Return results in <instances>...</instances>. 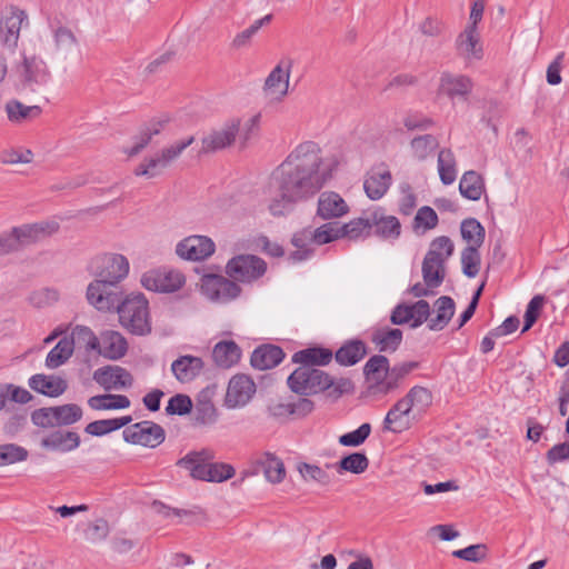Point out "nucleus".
<instances>
[{
  "label": "nucleus",
  "mask_w": 569,
  "mask_h": 569,
  "mask_svg": "<svg viewBox=\"0 0 569 569\" xmlns=\"http://www.w3.org/2000/svg\"><path fill=\"white\" fill-rule=\"evenodd\" d=\"M311 233L317 246H322L341 238L339 227L332 222H327L319 228L311 229Z\"/></svg>",
  "instance_id": "obj_61"
},
{
  "label": "nucleus",
  "mask_w": 569,
  "mask_h": 569,
  "mask_svg": "<svg viewBox=\"0 0 569 569\" xmlns=\"http://www.w3.org/2000/svg\"><path fill=\"white\" fill-rule=\"evenodd\" d=\"M56 427L76 423L82 418V409L76 403H67L54 407Z\"/></svg>",
  "instance_id": "obj_54"
},
{
  "label": "nucleus",
  "mask_w": 569,
  "mask_h": 569,
  "mask_svg": "<svg viewBox=\"0 0 569 569\" xmlns=\"http://www.w3.org/2000/svg\"><path fill=\"white\" fill-rule=\"evenodd\" d=\"M438 222L439 219L436 211L429 206H423L418 209L413 218L412 229L416 233L422 234L428 230L435 229Z\"/></svg>",
  "instance_id": "obj_51"
},
{
  "label": "nucleus",
  "mask_w": 569,
  "mask_h": 569,
  "mask_svg": "<svg viewBox=\"0 0 569 569\" xmlns=\"http://www.w3.org/2000/svg\"><path fill=\"white\" fill-rule=\"evenodd\" d=\"M69 340H73V347L80 345L89 350H96L99 347L98 338L93 331L86 326H76Z\"/></svg>",
  "instance_id": "obj_60"
},
{
  "label": "nucleus",
  "mask_w": 569,
  "mask_h": 569,
  "mask_svg": "<svg viewBox=\"0 0 569 569\" xmlns=\"http://www.w3.org/2000/svg\"><path fill=\"white\" fill-rule=\"evenodd\" d=\"M266 271V261L253 254H239L230 259L226 266L229 278L243 283L261 278Z\"/></svg>",
  "instance_id": "obj_6"
},
{
  "label": "nucleus",
  "mask_w": 569,
  "mask_h": 569,
  "mask_svg": "<svg viewBox=\"0 0 569 569\" xmlns=\"http://www.w3.org/2000/svg\"><path fill=\"white\" fill-rule=\"evenodd\" d=\"M412 408L403 398L399 399L387 412L383 419V430L392 433H401L411 427Z\"/></svg>",
  "instance_id": "obj_24"
},
{
  "label": "nucleus",
  "mask_w": 569,
  "mask_h": 569,
  "mask_svg": "<svg viewBox=\"0 0 569 569\" xmlns=\"http://www.w3.org/2000/svg\"><path fill=\"white\" fill-rule=\"evenodd\" d=\"M29 387L38 393L54 398L61 396L67 390L68 385L60 377L38 373L30 377Z\"/></svg>",
  "instance_id": "obj_30"
},
{
  "label": "nucleus",
  "mask_w": 569,
  "mask_h": 569,
  "mask_svg": "<svg viewBox=\"0 0 569 569\" xmlns=\"http://www.w3.org/2000/svg\"><path fill=\"white\" fill-rule=\"evenodd\" d=\"M403 399L408 401V405L412 408V411L421 413L425 412L429 406H431L432 393L426 387L415 386L408 391Z\"/></svg>",
  "instance_id": "obj_50"
},
{
  "label": "nucleus",
  "mask_w": 569,
  "mask_h": 569,
  "mask_svg": "<svg viewBox=\"0 0 569 569\" xmlns=\"http://www.w3.org/2000/svg\"><path fill=\"white\" fill-rule=\"evenodd\" d=\"M290 390L301 396H313L331 389L333 378L311 366L298 367L287 380Z\"/></svg>",
  "instance_id": "obj_4"
},
{
  "label": "nucleus",
  "mask_w": 569,
  "mask_h": 569,
  "mask_svg": "<svg viewBox=\"0 0 569 569\" xmlns=\"http://www.w3.org/2000/svg\"><path fill=\"white\" fill-rule=\"evenodd\" d=\"M369 337L380 352H395L402 342L403 333L398 328L377 325L369 329Z\"/></svg>",
  "instance_id": "obj_20"
},
{
  "label": "nucleus",
  "mask_w": 569,
  "mask_h": 569,
  "mask_svg": "<svg viewBox=\"0 0 569 569\" xmlns=\"http://www.w3.org/2000/svg\"><path fill=\"white\" fill-rule=\"evenodd\" d=\"M349 206L345 199L335 191H325L318 198L317 216L323 220H331L346 216Z\"/></svg>",
  "instance_id": "obj_26"
},
{
  "label": "nucleus",
  "mask_w": 569,
  "mask_h": 569,
  "mask_svg": "<svg viewBox=\"0 0 569 569\" xmlns=\"http://www.w3.org/2000/svg\"><path fill=\"white\" fill-rule=\"evenodd\" d=\"M283 61L277 64L266 78L263 91L273 99L281 100L288 93L291 61H287L283 68Z\"/></svg>",
  "instance_id": "obj_22"
},
{
  "label": "nucleus",
  "mask_w": 569,
  "mask_h": 569,
  "mask_svg": "<svg viewBox=\"0 0 569 569\" xmlns=\"http://www.w3.org/2000/svg\"><path fill=\"white\" fill-rule=\"evenodd\" d=\"M391 182L392 177L390 171L383 164H381L373 168L367 174L363 182V189L368 198L371 200H379L386 194L391 186Z\"/></svg>",
  "instance_id": "obj_25"
},
{
  "label": "nucleus",
  "mask_w": 569,
  "mask_h": 569,
  "mask_svg": "<svg viewBox=\"0 0 569 569\" xmlns=\"http://www.w3.org/2000/svg\"><path fill=\"white\" fill-rule=\"evenodd\" d=\"M102 342L104 348V356L112 360L122 358L128 350L126 338L117 331H106L102 335Z\"/></svg>",
  "instance_id": "obj_44"
},
{
  "label": "nucleus",
  "mask_w": 569,
  "mask_h": 569,
  "mask_svg": "<svg viewBox=\"0 0 569 569\" xmlns=\"http://www.w3.org/2000/svg\"><path fill=\"white\" fill-rule=\"evenodd\" d=\"M131 421V416L96 420L88 423L84 428V431L93 437H102L128 426Z\"/></svg>",
  "instance_id": "obj_41"
},
{
  "label": "nucleus",
  "mask_w": 569,
  "mask_h": 569,
  "mask_svg": "<svg viewBox=\"0 0 569 569\" xmlns=\"http://www.w3.org/2000/svg\"><path fill=\"white\" fill-rule=\"evenodd\" d=\"M4 111L10 123L26 124L40 117L42 109L39 106H27L17 99L6 102Z\"/></svg>",
  "instance_id": "obj_29"
},
{
  "label": "nucleus",
  "mask_w": 569,
  "mask_h": 569,
  "mask_svg": "<svg viewBox=\"0 0 569 569\" xmlns=\"http://www.w3.org/2000/svg\"><path fill=\"white\" fill-rule=\"evenodd\" d=\"M88 406L93 410H118L130 407V400L124 395H98L88 399Z\"/></svg>",
  "instance_id": "obj_43"
},
{
  "label": "nucleus",
  "mask_w": 569,
  "mask_h": 569,
  "mask_svg": "<svg viewBox=\"0 0 569 569\" xmlns=\"http://www.w3.org/2000/svg\"><path fill=\"white\" fill-rule=\"evenodd\" d=\"M372 234L387 241H396L401 234V223L395 216H388L379 208L371 212Z\"/></svg>",
  "instance_id": "obj_21"
},
{
  "label": "nucleus",
  "mask_w": 569,
  "mask_h": 569,
  "mask_svg": "<svg viewBox=\"0 0 569 569\" xmlns=\"http://www.w3.org/2000/svg\"><path fill=\"white\" fill-rule=\"evenodd\" d=\"M291 243L296 248L289 256L292 262L306 261L315 253L311 228H305L296 232L291 239Z\"/></svg>",
  "instance_id": "obj_36"
},
{
  "label": "nucleus",
  "mask_w": 569,
  "mask_h": 569,
  "mask_svg": "<svg viewBox=\"0 0 569 569\" xmlns=\"http://www.w3.org/2000/svg\"><path fill=\"white\" fill-rule=\"evenodd\" d=\"M120 323L129 332L137 336H144L151 332L149 316V303L142 293L127 297L119 309Z\"/></svg>",
  "instance_id": "obj_3"
},
{
  "label": "nucleus",
  "mask_w": 569,
  "mask_h": 569,
  "mask_svg": "<svg viewBox=\"0 0 569 569\" xmlns=\"http://www.w3.org/2000/svg\"><path fill=\"white\" fill-rule=\"evenodd\" d=\"M438 172L443 184L449 186L456 181V158L450 149H442L438 154Z\"/></svg>",
  "instance_id": "obj_46"
},
{
  "label": "nucleus",
  "mask_w": 569,
  "mask_h": 569,
  "mask_svg": "<svg viewBox=\"0 0 569 569\" xmlns=\"http://www.w3.org/2000/svg\"><path fill=\"white\" fill-rule=\"evenodd\" d=\"M241 358V349L233 340H222L214 345L212 359L217 367L229 369Z\"/></svg>",
  "instance_id": "obj_32"
},
{
  "label": "nucleus",
  "mask_w": 569,
  "mask_h": 569,
  "mask_svg": "<svg viewBox=\"0 0 569 569\" xmlns=\"http://www.w3.org/2000/svg\"><path fill=\"white\" fill-rule=\"evenodd\" d=\"M213 458L214 455L211 450L202 449L189 452L179 459L177 465L189 470L192 478L204 481L222 482L234 476L231 465L213 463L211 462Z\"/></svg>",
  "instance_id": "obj_2"
},
{
  "label": "nucleus",
  "mask_w": 569,
  "mask_h": 569,
  "mask_svg": "<svg viewBox=\"0 0 569 569\" xmlns=\"http://www.w3.org/2000/svg\"><path fill=\"white\" fill-rule=\"evenodd\" d=\"M333 353L331 350L321 347H313L299 350L293 353L292 362L301 366H327L331 362Z\"/></svg>",
  "instance_id": "obj_37"
},
{
  "label": "nucleus",
  "mask_w": 569,
  "mask_h": 569,
  "mask_svg": "<svg viewBox=\"0 0 569 569\" xmlns=\"http://www.w3.org/2000/svg\"><path fill=\"white\" fill-rule=\"evenodd\" d=\"M262 467L266 478L272 483H279L286 476L283 462L271 453H266L262 460Z\"/></svg>",
  "instance_id": "obj_57"
},
{
  "label": "nucleus",
  "mask_w": 569,
  "mask_h": 569,
  "mask_svg": "<svg viewBox=\"0 0 569 569\" xmlns=\"http://www.w3.org/2000/svg\"><path fill=\"white\" fill-rule=\"evenodd\" d=\"M371 426L368 422L362 423L356 430L347 432L339 437V443L345 447H359L370 436Z\"/></svg>",
  "instance_id": "obj_64"
},
{
  "label": "nucleus",
  "mask_w": 569,
  "mask_h": 569,
  "mask_svg": "<svg viewBox=\"0 0 569 569\" xmlns=\"http://www.w3.org/2000/svg\"><path fill=\"white\" fill-rule=\"evenodd\" d=\"M436 316L428 321V328L432 331L443 330L456 311V303L449 296H441L433 302Z\"/></svg>",
  "instance_id": "obj_33"
},
{
  "label": "nucleus",
  "mask_w": 569,
  "mask_h": 569,
  "mask_svg": "<svg viewBox=\"0 0 569 569\" xmlns=\"http://www.w3.org/2000/svg\"><path fill=\"white\" fill-rule=\"evenodd\" d=\"M283 358L284 352L280 347L262 345L253 350L250 363L257 370H268L278 366Z\"/></svg>",
  "instance_id": "obj_28"
},
{
  "label": "nucleus",
  "mask_w": 569,
  "mask_h": 569,
  "mask_svg": "<svg viewBox=\"0 0 569 569\" xmlns=\"http://www.w3.org/2000/svg\"><path fill=\"white\" fill-rule=\"evenodd\" d=\"M456 49L459 56L467 60H480L483 54L480 44V34L478 29L466 27L456 39Z\"/></svg>",
  "instance_id": "obj_27"
},
{
  "label": "nucleus",
  "mask_w": 569,
  "mask_h": 569,
  "mask_svg": "<svg viewBox=\"0 0 569 569\" xmlns=\"http://www.w3.org/2000/svg\"><path fill=\"white\" fill-rule=\"evenodd\" d=\"M337 471L342 473L348 471L351 473L360 475L369 467V459L362 452H352L345 456L338 463L335 465Z\"/></svg>",
  "instance_id": "obj_49"
},
{
  "label": "nucleus",
  "mask_w": 569,
  "mask_h": 569,
  "mask_svg": "<svg viewBox=\"0 0 569 569\" xmlns=\"http://www.w3.org/2000/svg\"><path fill=\"white\" fill-rule=\"evenodd\" d=\"M341 238L347 237L351 240L368 238L372 234L371 213L367 217H360L350 220L339 227Z\"/></svg>",
  "instance_id": "obj_42"
},
{
  "label": "nucleus",
  "mask_w": 569,
  "mask_h": 569,
  "mask_svg": "<svg viewBox=\"0 0 569 569\" xmlns=\"http://www.w3.org/2000/svg\"><path fill=\"white\" fill-rule=\"evenodd\" d=\"M256 383L252 378L244 373H237L229 380L224 406L228 409L244 407L256 393Z\"/></svg>",
  "instance_id": "obj_12"
},
{
  "label": "nucleus",
  "mask_w": 569,
  "mask_h": 569,
  "mask_svg": "<svg viewBox=\"0 0 569 569\" xmlns=\"http://www.w3.org/2000/svg\"><path fill=\"white\" fill-rule=\"evenodd\" d=\"M410 147L418 160H426L439 147V141L432 134H423L413 138Z\"/></svg>",
  "instance_id": "obj_53"
},
{
  "label": "nucleus",
  "mask_w": 569,
  "mask_h": 569,
  "mask_svg": "<svg viewBox=\"0 0 569 569\" xmlns=\"http://www.w3.org/2000/svg\"><path fill=\"white\" fill-rule=\"evenodd\" d=\"M48 23L52 31L54 46L58 51L68 52L77 47V38L69 28L59 26L51 19L48 20Z\"/></svg>",
  "instance_id": "obj_47"
},
{
  "label": "nucleus",
  "mask_w": 569,
  "mask_h": 569,
  "mask_svg": "<svg viewBox=\"0 0 569 569\" xmlns=\"http://www.w3.org/2000/svg\"><path fill=\"white\" fill-rule=\"evenodd\" d=\"M473 87L475 83L469 76L443 72L439 79L438 91L455 104L468 101Z\"/></svg>",
  "instance_id": "obj_10"
},
{
  "label": "nucleus",
  "mask_w": 569,
  "mask_h": 569,
  "mask_svg": "<svg viewBox=\"0 0 569 569\" xmlns=\"http://www.w3.org/2000/svg\"><path fill=\"white\" fill-rule=\"evenodd\" d=\"M420 367L418 361H403L389 366V372L385 385H382V395H388L397 390L402 381L416 369Z\"/></svg>",
  "instance_id": "obj_35"
},
{
  "label": "nucleus",
  "mask_w": 569,
  "mask_h": 569,
  "mask_svg": "<svg viewBox=\"0 0 569 569\" xmlns=\"http://www.w3.org/2000/svg\"><path fill=\"white\" fill-rule=\"evenodd\" d=\"M13 228L22 249L56 233L59 230V223L54 220H44Z\"/></svg>",
  "instance_id": "obj_16"
},
{
  "label": "nucleus",
  "mask_w": 569,
  "mask_h": 569,
  "mask_svg": "<svg viewBox=\"0 0 569 569\" xmlns=\"http://www.w3.org/2000/svg\"><path fill=\"white\" fill-rule=\"evenodd\" d=\"M476 246H468L461 251L462 272L468 278H475L480 270V253Z\"/></svg>",
  "instance_id": "obj_55"
},
{
  "label": "nucleus",
  "mask_w": 569,
  "mask_h": 569,
  "mask_svg": "<svg viewBox=\"0 0 569 569\" xmlns=\"http://www.w3.org/2000/svg\"><path fill=\"white\" fill-rule=\"evenodd\" d=\"M461 237L469 246L480 248L485 241L486 231L482 224L475 218L465 219L460 227Z\"/></svg>",
  "instance_id": "obj_48"
},
{
  "label": "nucleus",
  "mask_w": 569,
  "mask_h": 569,
  "mask_svg": "<svg viewBox=\"0 0 569 569\" xmlns=\"http://www.w3.org/2000/svg\"><path fill=\"white\" fill-rule=\"evenodd\" d=\"M239 119H231L220 129L212 130L201 140L200 153H210L232 144L239 133Z\"/></svg>",
  "instance_id": "obj_15"
},
{
  "label": "nucleus",
  "mask_w": 569,
  "mask_h": 569,
  "mask_svg": "<svg viewBox=\"0 0 569 569\" xmlns=\"http://www.w3.org/2000/svg\"><path fill=\"white\" fill-rule=\"evenodd\" d=\"M87 300L99 311L118 310L121 306L122 291L117 283L96 279L87 288Z\"/></svg>",
  "instance_id": "obj_7"
},
{
  "label": "nucleus",
  "mask_w": 569,
  "mask_h": 569,
  "mask_svg": "<svg viewBox=\"0 0 569 569\" xmlns=\"http://www.w3.org/2000/svg\"><path fill=\"white\" fill-rule=\"evenodd\" d=\"M33 153L30 149L8 148L0 152V162L3 164L30 163Z\"/></svg>",
  "instance_id": "obj_63"
},
{
  "label": "nucleus",
  "mask_w": 569,
  "mask_h": 569,
  "mask_svg": "<svg viewBox=\"0 0 569 569\" xmlns=\"http://www.w3.org/2000/svg\"><path fill=\"white\" fill-rule=\"evenodd\" d=\"M28 456V450L19 445H0V467L24 461Z\"/></svg>",
  "instance_id": "obj_59"
},
{
  "label": "nucleus",
  "mask_w": 569,
  "mask_h": 569,
  "mask_svg": "<svg viewBox=\"0 0 569 569\" xmlns=\"http://www.w3.org/2000/svg\"><path fill=\"white\" fill-rule=\"evenodd\" d=\"M128 259L119 253H103L91 259L88 269L96 279L119 283L129 273Z\"/></svg>",
  "instance_id": "obj_5"
},
{
  "label": "nucleus",
  "mask_w": 569,
  "mask_h": 569,
  "mask_svg": "<svg viewBox=\"0 0 569 569\" xmlns=\"http://www.w3.org/2000/svg\"><path fill=\"white\" fill-rule=\"evenodd\" d=\"M122 437L128 443L156 448L164 441L166 432L160 425L144 420L127 427Z\"/></svg>",
  "instance_id": "obj_9"
},
{
  "label": "nucleus",
  "mask_w": 569,
  "mask_h": 569,
  "mask_svg": "<svg viewBox=\"0 0 569 569\" xmlns=\"http://www.w3.org/2000/svg\"><path fill=\"white\" fill-rule=\"evenodd\" d=\"M204 370L202 358L192 355L179 356L171 363V372L180 383L194 381Z\"/></svg>",
  "instance_id": "obj_18"
},
{
  "label": "nucleus",
  "mask_w": 569,
  "mask_h": 569,
  "mask_svg": "<svg viewBox=\"0 0 569 569\" xmlns=\"http://www.w3.org/2000/svg\"><path fill=\"white\" fill-rule=\"evenodd\" d=\"M193 419L198 425H211L217 420V409L210 400H199L193 410Z\"/></svg>",
  "instance_id": "obj_62"
},
{
  "label": "nucleus",
  "mask_w": 569,
  "mask_h": 569,
  "mask_svg": "<svg viewBox=\"0 0 569 569\" xmlns=\"http://www.w3.org/2000/svg\"><path fill=\"white\" fill-rule=\"evenodd\" d=\"M73 353V340L64 337L49 351L46 357V366L56 369L66 363Z\"/></svg>",
  "instance_id": "obj_45"
},
{
  "label": "nucleus",
  "mask_w": 569,
  "mask_h": 569,
  "mask_svg": "<svg viewBox=\"0 0 569 569\" xmlns=\"http://www.w3.org/2000/svg\"><path fill=\"white\" fill-rule=\"evenodd\" d=\"M330 178L320 147L313 141L301 142L272 173L270 186L278 194L270 200V213L286 214L297 202L315 196Z\"/></svg>",
  "instance_id": "obj_1"
},
{
  "label": "nucleus",
  "mask_w": 569,
  "mask_h": 569,
  "mask_svg": "<svg viewBox=\"0 0 569 569\" xmlns=\"http://www.w3.org/2000/svg\"><path fill=\"white\" fill-rule=\"evenodd\" d=\"M389 372V359L383 355H373L363 366V375L369 383V391L382 395V385H385Z\"/></svg>",
  "instance_id": "obj_17"
},
{
  "label": "nucleus",
  "mask_w": 569,
  "mask_h": 569,
  "mask_svg": "<svg viewBox=\"0 0 569 569\" xmlns=\"http://www.w3.org/2000/svg\"><path fill=\"white\" fill-rule=\"evenodd\" d=\"M169 166L164 158L158 153L154 157L146 159L133 171L137 177L154 178Z\"/></svg>",
  "instance_id": "obj_58"
},
{
  "label": "nucleus",
  "mask_w": 569,
  "mask_h": 569,
  "mask_svg": "<svg viewBox=\"0 0 569 569\" xmlns=\"http://www.w3.org/2000/svg\"><path fill=\"white\" fill-rule=\"evenodd\" d=\"M93 379L106 390L129 388L133 382L131 373L119 366H107L97 369Z\"/></svg>",
  "instance_id": "obj_19"
},
{
  "label": "nucleus",
  "mask_w": 569,
  "mask_h": 569,
  "mask_svg": "<svg viewBox=\"0 0 569 569\" xmlns=\"http://www.w3.org/2000/svg\"><path fill=\"white\" fill-rule=\"evenodd\" d=\"M154 506L157 507L158 512L164 518L177 517L180 519L179 522L181 523L194 525L198 521L206 519V515L200 507H193L191 509H179L168 507L163 503H154Z\"/></svg>",
  "instance_id": "obj_39"
},
{
  "label": "nucleus",
  "mask_w": 569,
  "mask_h": 569,
  "mask_svg": "<svg viewBox=\"0 0 569 569\" xmlns=\"http://www.w3.org/2000/svg\"><path fill=\"white\" fill-rule=\"evenodd\" d=\"M23 24H29L28 14L24 10L14 6L6 8L1 16L0 43L8 48H14Z\"/></svg>",
  "instance_id": "obj_11"
},
{
  "label": "nucleus",
  "mask_w": 569,
  "mask_h": 569,
  "mask_svg": "<svg viewBox=\"0 0 569 569\" xmlns=\"http://www.w3.org/2000/svg\"><path fill=\"white\" fill-rule=\"evenodd\" d=\"M367 352V346L362 340L351 339L335 352V359L340 366L351 367L361 361Z\"/></svg>",
  "instance_id": "obj_34"
},
{
  "label": "nucleus",
  "mask_w": 569,
  "mask_h": 569,
  "mask_svg": "<svg viewBox=\"0 0 569 569\" xmlns=\"http://www.w3.org/2000/svg\"><path fill=\"white\" fill-rule=\"evenodd\" d=\"M483 178L475 170L466 171L459 182L460 194L472 201H477L485 192Z\"/></svg>",
  "instance_id": "obj_38"
},
{
  "label": "nucleus",
  "mask_w": 569,
  "mask_h": 569,
  "mask_svg": "<svg viewBox=\"0 0 569 569\" xmlns=\"http://www.w3.org/2000/svg\"><path fill=\"white\" fill-rule=\"evenodd\" d=\"M421 271L423 282L429 288H438L442 284L446 278V263L425 256Z\"/></svg>",
  "instance_id": "obj_40"
},
{
  "label": "nucleus",
  "mask_w": 569,
  "mask_h": 569,
  "mask_svg": "<svg viewBox=\"0 0 569 569\" xmlns=\"http://www.w3.org/2000/svg\"><path fill=\"white\" fill-rule=\"evenodd\" d=\"M214 242L207 236H189L178 242L176 253L186 260L201 261L214 252Z\"/></svg>",
  "instance_id": "obj_14"
},
{
  "label": "nucleus",
  "mask_w": 569,
  "mask_h": 569,
  "mask_svg": "<svg viewBox=\"0 0 569 569\" xmlns=\"http://www.w3.org/2000/svg\"><path fill=\"white\" fill-rule=\"evenodd\" d=\"M298 471L307 482H316L321 486H328L331 482L329 473L317 465L300 462Z\"/></svg>",
  "instance_id": "obj_56"
},
{
  "label": "nucleus",
  "mask_w": 569,
  "mask_h": 569,
  "mask_svg": "<svg viewBox=\"0 0 569 569\" xmlns=\"http://www.w3.org/2000/svg\"><path fill=\"white\" fill-rule=\"evenodd\" d=\"M202 292L212 301L229 302L241 292V288L234 281L217 274H208L202 279Z\"/></svg>",
  "instance_id": "obj_13"
},
{
  "label": "nucleus",
  "mask_w": 569,
  "mask_h": 569,
  "mask_svg": "<svg viewBox=\"0 0 569 569\" xmlns=\"http://www.w3.org/2000/svg\"><path fill=\"white\" fill-rule=\"evenodd\" d=\"M141 286L153 292H174L186 282L184 276L172 269L157 268L146 271L140 279Z\"/></svg>",
  "instance_id": "obj_8"
},
{
  "label": "nucleus",
  "mask_w": 569,
  "mask_h": 569,
  "mask_svg": "<svg viewBox=\"0 0 569 569\" xmlns=\"http://www.w3.org/2000/svg\"><path fill=\"white\" fill-rule=\"evenodd\" d=\"M49 77L47 66L41 59L36 57L23 58L21 78L26 89L36 91L49 81Z\"/></svg>",
  "instance_id": "obj_23"
},
{
  "label": "nucleus",
  "mask_w": 569,
  "mask_h": 569,
  "mask_svg": "<svg viewBox=\"0 0 569 569\" xmlns=\"http://www.w3.org/2000/svg\"><path fill=\"white\" fill-rule=\"evenodd\" d=\"M455 244L447 236L435 238L427 251L426 256L437 259V261L445 262L453 254Z\"/></svg>",
  "instance_id": "obj_52"
},
{
  "label": "nucleus",
  "mask_w": 569,
  "mask_h": 569,
  "mask_svg": "<svg viewBox=\"0 0 569 569\" xmlns=\"http://www.w3.org/2000/svg\"><path fill=\"white\" fill-rule=\"evenodd\" d=\"M80 445V437L74 431L57 430L41 440V447L60 452H69Z\"/></svg>",
  "instance_id": "obj_31"
}]
</instances>
